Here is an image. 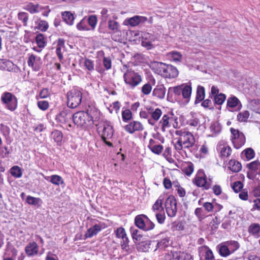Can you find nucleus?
<instances>
[{
	"mask_svg": "<svg viewBox=\"0 0 260 260\" xmlns=\"http://www.w3.org/2000/svg\"><path fill=\"white\" fill-rule=\"evenodd\" d=\"M169 238L166 237L160 240H157L156 248L164 249L169 245Z\"/></svg>",
	"mask_w": 260,
	"mask_h": 260,
	"instance_id": "37998d69",
	"label": "nucleus"
},
{
	"mask_svg": "<svg viewBox=\"0 0 260 260\" xmlns=\"http://www.w3.org/2000/svg\"><path fill=\"white\" fill-rule=\"evenodd\" d=\"M248 232L250 235L256 237H260V224L252 223L248 228Z\"/></svg>",
	"mask_w": 260,
	"mask_h": 260,
	"instance_id": "aec40b11",
	"label": "nucleus"
},
{
	"mask_svg": "<svg viewBox=\"0 0 260 260\" xmlns=\"http://www.w3.org/2000/svg\"><path fill=\"white\" fill-rule=\"evenodd\" d=\"M48 28V24L45 20L39 21L38 25V28L42 31H45Z\"/></svg>",
	"mask_w": 260,
	"mask_h": 260,
	"instance_id": "052dcab7",
	"label": "nucleus"
},
{
	"mask_svg": "<svg viewBox=\"0 0 260 260\" xmlns=\"http://www.w3.org/2000/svg\"><path fill=\"white\" fill-rule=\"evenodd\" d=\"M227 106L230 108L237 107V110L239 111L242 108V104L236 96H233L228 99L227 101Z\"/></svg>",
	"mask_w": 260,
	"mask_h": 260,
	"instance_id": "412c9836",
	"label": "nucleus"
},
{
	"mask_svg": "<svg viewBox=\"0 0 260 260\" xmlns=\"http://www.w3.org/2000/svg\"><path fill=\"white\" fill-rule=\"evenodd\" d=\"M205 96V88L201 85H199L197 87V94L196 100L194 101V104L197 105L202 101H203Z\"/></svg>",
	"mask_w": 260,
	"mask_h": 260,
	"instance_id": "5701e85b",
	"label": "nucleus"
},
{
	"mask_svg": "<svg viewBox=\"0 0 260 260\" xmlns=\"http://www.w3.org/2000/svg\"><path fill=\"white\" fill-rule=\"evenodd\" d=\"M1 101L6 107L11 111H14L17 108V99L11 92H4L1 96Z\"/></svg>",
	"mask_w": 260,
	"mask_h": 260,
	"instance_id": "0eeeda50",
	"label": "nucleus"
},
{
	"mask_svg": "<svg viewBox=\"0 0 260 260\" xmlns=\"http://www.w3.org/2000/svg\"><path fill=\"white\" fill-rule=\"evenodd\" d=\"M77 28L79 30H89L90 28H88L86 25L84 19H83L77 25Z\"/></svg>",
	"mask_w": 260,
	"mask_h": 260,
	"instance_id": "0e129e2a",
	"label": "nucleus"
},
{
	"mask_svg": "<svg viewBox=\"0 0 260 260\" xmlns=\"http://www.w3.org/2000/svg\"><path fill=\"white\" fill-rule=\"evenodd\" d=\"M123 79L125 83L132 88L135 87L142 81L141 76L131 70H127L124 74Z\"/></svg>",
	"mask_w": 260,
	"mask_h": 260,
	"instance_id": "39448f33",
	"label": "nucleus"
},
{
	"mask_svg": "<svg viewBox=\"0 0 260 260\" xmlns=\"http://www.w3.org/2000/svg\"><path fill=\"white\" fill-rule=\"evenodd\" d=\"M102 229V225L101 224H95L93 226L88 229L84 235V239L87 238H91L94 235H96L100 232Z\"/></svg>",
	"mask_w": 260,
	"mask_h": 260,
	"instance_id": "dca6fc26",
	"label": "nucleus"
},
{
	"mask_svg": "<svg viewBox=\"0 0 260 260\" xmlns=\"http://www.w3.org/2000/svg\"><path fill=\"white\" fill-rule=\"evenodd\" d=\"M172 230L174 231H182L184 229V225L182 221H175L172 223Z\"/></svg>",
	"mask_w": 260,
	"mask_h": 260,
	"instance_id": "49530a36",
	"label": "nucleus"
},
{
	"mask_svg": "<svg viewBox=\"0 0 260 260\" xmlns=\"http://www.w3.org/2000/svg\"><path fill=\"white\" fill-rule=\"evenodd\" d=\"M122 119L123 121L128 122L133 118V114L129 109H125L122 111Z\"/></svg>",
	"mask_w": 260,
	"mask_h": 260,
	"instance_id": "ea45409f",
	"label": "nucleus"
},
{
	"mask_svg": "<svg viewBox=\"0 0 260 260\" xmlns=\"http://www.w3.org/2000/svg\"><path fill=\"white\" fill-rule=\"evenodd\" d=\"M194 214L200 221L205 219L207 216L205 212L202 208H196L194 211Z\"/></svg>",
	"mask_w": 260,
	"mask_h": 260,
	"instance_id": "c03bdc74",
	"label": "nucleus"
},
{
	"mask_svg": "<svg viewBox=\"0 0 260 260\" xmlns=\"http://www.w3.org/2000/svg\"><path fill=\"white\" fill-rule=\"evenodd\" d=\"M67 106L70 108L77 107L81 103L82 93L78 89L74 88L68 92L67 94Z\"/></svg>",
	"mask_w": 260,
	"mask_h": 260,
	"instance_id": "20e7f679",
	"label": "nucleus"
},
{
	"mask_svg": "<svg viewBox=\"0 0 260 260\" xmlns=\"http://www.w3.org/2000/svg\"><path fill=\"white\" fill-rule=\"evenodd\" d=\"M194 183L197 186L202 187L203 189L208 190L211 187L212 178H209L208 180L206 175L203 174V176L197 177L195 178Z\"/></svg>",
	"mask_w": 260,
	"mask_h": 260,
	"instance_id": "9b49d317",
	"label": "nucleus"
},
{
	"mask_svg": "<svg viewBox=\"0 0 260 260\" xmlns=\"http://www.w3.org/2000/svg\"><path fill=\"white\" fill-rule=\"evenodd\" d=\"M86 113L87 117L90 121L93 122V124L95 122L99 121L100 116V111L94 106L91 105H89L86 108V111H85Z\"/></svg>",
	"mask_w": 260,
	"mask_h": 260,
	"instance_id": "9d476101",
	"label": "nucleus"
},
{
	"mask_svg": "<svg viewBox=\"0 0 260 260\" xmlns=\"http://www.w3.org/2000/svg\"><path fill=\"white\" fill-rule=\"evenodd\" d=\"M162 201L163 199H160V197L156 201L152 207V209L154 212L159 211L160 208H161V210L164 211Z\"/></svg>",
	"mask_w": 260,
	"mask_h": 260,
	"instance_id": "09e8293b",
	"label": "nucleus"
},
{
	"mask_svg": "<svg viewBox=\"0 0 260 260\" xmlns=\"http://www.w3.org/2000/svg\"><path fill=\"white\" fill-rule=\"evenodd\" d=\"M148 20L146 17L135 16L133 17L126 19L124 22V24H129L132 26H135L141 23H144Z\"/></svg>",
	"mask_w": 260,
	"mask_h": 260,
	"instance_id": "4468645a",
	"label": "nucleus"
},
{
	"mask_svg": "<svg viewBox=\"0 0 260 260\" xmlns=\"http://www.w3.org/2000/svg\"><path fill=\"white\" fill-rule=\"evenodd\" d=\"M145 109H147L149 117L151 116V118L155 121H157L161 115V110L157 108L154 109L151 106H147Z\"/></svg>",
	"mask_w": 260,
	"mask_h": 260,
	"instance_id": "2eb2a0df",
	"label": "nucleus"
},
{
	"mask_svg": "<svg viewBox=\"0 0 260 260\" xmlns=\"http://www.w3.org/2000/svg\"><path fill=\"white\" fill-rule=\"evenodd\" d=\"M229 168L233 172H239L242 169V165L235 159H231L229 162Z\"/></svg>",
	"mask_w": 260,
	"mask_h": 260,
	"instance_id": "bb28decb",
	"label": "nucleus"
},
{
	"mask_svg": "<svg viewBox=\"0 0 260 260\" xmlns=\"http://www.w3.org/2000/svg\"><path fill=\"white\" fill-rule=\"evenodd\" d=\"M152 90V86L150 83L148 82L144 84L141 88L142 92L145 95L149 94Z\"/></svg>",
	"mask_w": 260,
	"mask_h": 260,
	"instance_id": "4d7b16f0",
	"label": "nucleus"
},
{
	"mask_svg": "<svg viewBox=\"0 0 260 260\" xmlns=\"http://www.w3.org/2000/svg\"><path fill=\"white\" fill-rule=\"evenodd\" d=\"M247 168L252 171L260 175V162L258 160H255L247 164Z\"/></svg>",
	"mask_w": 260,
	"mask_h": 260,
	"instance_id": "c85d7f7f",
	"label": "nucleus"
},
{
	"mask_svg": "<svg viewBox=\"0 0 260 260\" xmlns=\"http://www.w3.org/2000/svg\"><path fill=\"white\" fill-rule=\"evenodd\" d=\"M84 66L89 71H92L94 70L93 61L89 59H85L84 61Z\"/></svg>",
	"mask_w": 260,
	"mask_h": 260,
	"instance_id": "338daca9",
	"label": "nucleus"
},
{
	"mask_svg": "<svg viewBox=\"0 0 260 260\" xmlns=\"http://www.w3.org/2000/svg\"><path fill=\"white\" fill-rule=\"evenodd\" d=\"M146 215L145 214L137 215L135 218V224L136 226L139 229L144 231L145 228H146Z\"/></svg>",
	"mask_w": 260,
	"mask_h": 260,
	"instance_id": "6ab92c4d",
	"label": "nucleus"
},
{
	"mask_svg": "<svg viewBox=\"0 0 260 260\" xmlns=\"http://www.w3.org/2000/svg\"><path fill=\"white\" fill-rule=\"evenodd\" d=\"M10 153L8 148L7 146L0 147V157L2 158H7Z\"/></svg>",
	"mask_w": 260,
	"mask_h": 260,
	"instance_id": "bf43d9fd",
	"label": "nucleus"
},
{
	"mask_svg": "<svg viewBox=\"0 0 260 260\" xmlns=\"http://www.w3.org/2000/svg\"><path fill=\"white\" fill-rule=\"evenodd\" d=\"M17 66L10 60L5 59H0V69L2 70H7L11 72L13 71L14 69Z\"/></svg>",
	"mask_w": 260,
	"mask_h": 260,
	"instance_id": "a211bd4d",
	"label": "nucleus"
},
{
	"mask_svg": "<svg viewBox=\"0 0 260 260\" xmlns=\"http://www.w3.org/2000/svg\"><path fill=\"white\" fill-rule=\"evenodd\" d=\"M149 35V34L148 33L144 34V35L142 36V38L145 40H143L141 43L142 46L147 48L148 50L153 48V45L151 42L149 41H146V40L148 39V36Z\"/></svg>",
	"mask_w": 260,
	"mask_h": 260,
	"instance_id": "a18cd8bd",
	"label": "nucleus"
},
{
	"mask_svg": "<svg viewBox=\"0 0 260 260\" xmlns=\"http://www.w3.org/2000/svg\"><path fill=\"white\" fill-rule=\"evenodd\" d=\"M166 94V88L164 85H157L153 90L152 95L159 99H163Z\"/></svg>",
	"mask_w": 260,
	"mask_h": 260,
	"instance_id": "4be33fe9",
	"label": "nucleus"
},
{
	"mask_svg": "<svg viewBox=\"0 0 260 260\" xmlns=\"http://www.w3.org/2000/svg\"><path fill=\"white\" fill-rule=\"evenodd\" d=\"M243 187V185L242 183L239 181L235 182L232 186L233 189L236 193L240 192L242 189Z\"/></svg>",
	"mask_w": 260,
	"mask_h": 260,
	"instance_id": "13d9d810",
	"label": "nucleus"
},
{
	"mask_svg": "<svg viewBox=\"0 0 260 260\" xmlns=\"http://www.w3.org/2000/svg\"><path fill=\"white\" fill-rule=\"evenodd\" d=\"M225 244L228 245V247H229V248L231 249L230 251L231 252V253L235 252L240 247L239 243L236 241H228L225 242Z\"/></svg>",
	"mask_w": 260,
	"mask_h": 260,
	"instance_id": "473e14b6",
	"label": "nucleus"
},
{
	"mask_svg": "<svg viewBox=\"0 0 260 260\" xmlns=\"http://www.w3.org/2000/svg\"><path fill=\"white\" fill-rule=\"evenodd\" d=\"M72 120L75 125L82 128H87L93 124V122L89 120V118L84 111H80L73 114Z\"/></svg>",
	"mask_w": 260,
	"mask_h": 260,
	"instance_id": "7ed1b4c3",
	"label": "nucleus"
},
{
	"mask_svg": "<svg viewBox=\"0 0 260 260\" xmlns=\"http://www.w3.org/2000/svg\"><path fill=\"white\" fill-rule=\"evenodd\" d=\"M122 239V241L121 242V247L122 249L127 253H131L132 251V250L128 244L129 240L128 238L125 237Z\"/></svg>",
	"mask_w": 260,
	"mask_h": 260,
	"instance_id": "f704fd0d",
	"label": "nucleus"
},
{
	"mask_svg": "<svg viewBox=\"0 0 260 260\" xmlns=\"http://www.w3.org/2000/svg\"><path fill=\"white\" fill-rule=\"evenodd\" d=\"M50 182L55 185H59L60 184L64 185V182L62 178L57 175H53L50 177Z\"/></svg>",
	"mask_w": 260,
	"mask_h": 260,
	"instance_id": "2f4dec72",
	"label": "nucleus"
},
{
	"mask_svg": "<svg viewBox=\"0 0 260 260\" xmlns=\"http://www.w3.org/2000/svg\"><path fill=\"white\" fill-rule=\"evenodd\" d=\"M249 115L250 114L248 111H244L238 114L237 120L239 122H247Z\"/></svg>",
	"mask_w": 260,
	"mask_h": 260,
	"instance_id": "58836bf2",
	"label": "nucleus"
},
{
	"mask_svg": "<svg viewBox=\"0 0 260 260\" xmlns=\"http://www.w3.org/2000/svg\"><path fill=\"white\" fill-rule=\"evenodd\" d=\"M207 250L205 253L206 260H215L214 256L212 250L207 246H204Z\"/></svg>",
	"mask_w": 260,
	"mask_h": 260,
	"instance_id": "69168bd1",
	"label": "nucleus"
},
{
	"mask_svg": "<svg viewBox=\"0 0 260 260\" xmlns=\"http://www.w3.org/2000/svg\"><path fill=\"white\" fill-rule=\"evenodd\" d=\"M62 18L63 21L68 25H72L73 24L74 20L75 19L74 15L70 12L66 11L62 12Z\"/></svg>",
	"mask_w": 260,
	"mask_h": 260,
	"instance_id": "c756f323",
	"label": "nucleus"
},
{
	"mask_svg": "<svg viewBox=\"0 0 260 260\" xmlns=\"http://www.w3.org/2000/svg\"><path fill=\"white\" fill-rule=\"evenodd\" d=\"M242 153H244L247 160L251 159L255 156V152L251 148H248L245 149L242 152Z\"/></svg>",
	"mask_w": 260,
	"mask_h": 260,
	"instance_id": "8fccbe9b",
	"label": "nucleus"
},
{
	"mask_svg": "<svg viewBox=\"0 0 260 260\" xmlns=\"http://www.w3.org/2000/svg\"><path fill=\"white\" fill-rule=\"evenodd\" d=\"M51 137L58 145L61 144L63 138V135L61 131L54 130L51 133Z\"/></svg>",
	"mask_w": 260,
	"mask_h": 260,
	"instance_id": "7c9ffc66",
	"label": "nucleus"
},
{
	"mask_svg": "<svg viewBox=\"0 0 260 260\" xmlns=\"http://www.w3.org/2000/svg\"><path fill=\"white\" fill-rule=\"evenodd\" d=\"M179 138L181 140L183 145H186L187 143L190 145H194L196 142L193 135L189 132L186 133L185 136L183 137H179Z\"/></svg>",
	"mask_w": 260,
	"mask_h": 260,
	"instance_id": "cd10ccee",
	"label": "nucleus"
},
{
	"mask_svg": "<svg viewBox=\"0 0 260 260\" xmlns=\"http://www.w3.org/2000/svg\"><path fill=\"white\" fill-rule=\"evenodd\" d=\"M36 42L39 48H44L46 45L45 37L42 34H38L36 37Z\"/></svg>",
	"mask_w": 260,
	"mask_h": 260,
	"instance_id": "4c0bfd02",
	"label": "nucleus"
},
{
	"mask_svg": "<svg viewBox=\"0 0 260 260\" xmlns=\"http://www.w3.org/2000/svg\"><path fill=\"white\" fill-rule=\"evenodd\" d=\"M191 91L192 88L191 85H189L182 84L173 87H171L168 89L167 100L170 102L173 101L172 94L173 93L176 96L182 95L184 99L187 100V102H188Z\"/></svg>",
	"mask_w": 260,
	"mask_h": 260,
	"instance_id": "f257e3e1",
	"label": "nucleus"
},
{
	"mask_svg": "<svg viewBox=\"0 0 260 260\" xmlns=\"http://www.w3.org/2000/svg\"><path fill=\"white\" fill-rule=\"evenodd\" d=\"M214 104L221 105L225 101L226 99V95L222 93L215 95L213 97Z\"/></svg>",
	"mask_w": 260,
	"mask_h": 260,
	"instance_id": "a19ab883",
	"label": "nucleus"
},
{
	"mask_svg": "<svg viewBox=\"0 0 260 260\" xmlns=\"http://www.w3.org/2000/svg\"><path fill=\"white\" fill-rule=\"evenodd\" d=\"M18 18L19 20L22 21L24 25H26L28 19V16L27 13L25 12H20L18 14Z\"/></svg>",
	"mask_w": 260,
	"mask_h": 260,
	"instance_id": "864d4df0",
	"label": "nucleus"
},
{
	"mask_svg": "<svg viewBox=\"0 0 260 260\" xmlns=\"http://www.w3.org/2000/svg\"><path fill=\"white\" fill-rule=\"evenodd\" d=\"M98 127V131L102 128V134L101 138L102 140L105 139H110L112 138L114 134V129L109 121L101 120L98 124H95Z\"/></svg>",
	"mask_w": 260,
	"mask_h": 260,
	"instance_id": "423d86ee",
	"label": "nucleus"
},
{
	"mask_svg": "<svg viewBox=\"0 0 260 260\" xmlns=\"http://www.w3.org/2000/svg\"><path fill=\"white\" fill-rule=\"evenodd\" d=\"M112 18L114 20H108V27L110 30H112L114 32H116L119 31L120 25L118 22L114 20L115 19H117V16L114 15L112 16Z\"/></svg>",
	"mask_w": 260,
	"mask_h": 260,
	"instance_id": "b1692460",
	"label": "nucleus"
},
{
	"mask_svg": "<svg viewBox=\"0 0 260 260\" xmlns=\"http://www.w3.org/2000/svg\"><path fill=\"white\" fill-rule=\"evenodd\" d=\"M232 142L234 145V147L236 149H239L245 143V137L244 135L241 133V134L238 135L236 138L233 139Z\"/></svg>",
	"mask_w": 260,
	"mask_h": 260,
	"instance_id": "393cba45",
	"label": "nucleus"
},
{
	"mask_svg": "<svg viewBox=\"0 0 260 260\" xmlns=\"http://www.w3.org/2000/svg\"><path fill=\"white\" fill-rule=\"evenodd\" d=\"M250 106L251 110L260 114V100H252Z\"/></svg>",
	"mask_w": 260,
	"mask_h": 260,
	"instance_id": "e433bc0d",
	"label": "nucleus"
},
{
	"mask_svg": "<svg viewBox=\"0 0 260 260\" xmlns=\"http://www.w3.org/2000/svg\"><path fill=\"white\" fill-rule=\"evenodd\" d=\"M150 149L153 153L159 155L163 150V146L160 144H156L151 147Z\"/></svg>",
	"mask_w": 260,
	"mask_h": 260,
	"instance_id": "5fc2aeb1",
	"label": "nucleus"
},
{
	"mask_svg": "<svg viewBox=\"0 0 260 260\" xmlns=\"http://www.w3.org/2000/svg\"><path fill=\"white\" fill-rule=\"evenodd\" d=\"M124 129L132 134L136 131H142L144 129L142 124L138 121H133L124 126Z\"/></svg>",
	"mask_w": 260,
	"mask_h": 260,
	"instance_id": "ddd939ff",
	"label": "nucleus"
},
{
	"mask_svg": "<svg viewBox=\"0 0 260 260\" xmlns=\"http://www.w3.org/2000/svg\"><path fill=\"white\" fill-rule=\"evenodd\" d=\"M41 201V200L39 198H35L30 196H28L26 199V202L31 205L39 206V203Z\"/></svg>",
	"mask_w": 260,
	"mask_h": 260,
	"instance_id": "79ce46f5",
	"label": "nucleus"
},
{
	"mask_svg": "<svg viewBox=\"0 0 260 260\" xmlns=\"http://www.w3.org/2000/svg\"><path fill=\"white\" fill-rule=\"evenodd\" d=\"M150 68L154 69L158 68L159 71L162 73V75L169 79L175 78L178 75L179 72L177 68L171 65L167 64L161 62L153 61L151 63Z\"/></svg>",
	"mask_w": 260,
	"mask_h": 260,
	"instance_id": "f03ea898",
	"label": "nucleus"
},
{
	"mask_svg": "<svg viewBox=\"0 0 260 260\" xmlns=\"http://www.w3.org/2000/svg\"><path fill=\"white\" fill-rule=\"evenodd\" d=\"M130 231L134 242L136 243L139 241L141 242V244H139L140 245H141L143 244V242L141 241L143 238V235L141 234V232L139 230L134 228H131Z\"/></svg>",
	"mask_w": 260,
	"mask_h": 260,
	"instance_id": "a878e982",
	"label": "nucleus"
},
{
	"mask_svg": "<svg viewBox=\"0 0 260 260\" xmlns=\"http://www.w3.org/2000/svg\"><path fill=\"white\" fill-rule=\"evenodd\" d=\"M166 260H193L192 256L188 253L178 251H171L166 256Z\"/></svg>",
	"mask_w": 260,
	"mask_h": 260,
	"instance_id": "1a4fd4ad",
	"label": "nucleus"
},
{
	"mask_svg": "<svg viewBox=\"0 0 260 260\" xmlns=\"http://www.w3.org/2000/svg\"><path fill=\"white\" fill-rule=\"evenodd\" d=\"M73 114L69 109H64L56 116V121L60 123H67L72 119Z\"/></svg>",
	"mask_w": 260,
	"mask_h": 260,
	"instance_id": "f8f14e48",
	"label": "nucleus"
},
{
	"mask_svg": "<svg viewBox=\"0 0 260 260\" xmlns=\"http://www.w3.org/2000/svg\"><path fill=\"white\" fill-rule=\"evenodd\" d=\"M87 21L89 25L91 27V29L94 30L98 22L96 16L94 15L89 16L87 19Z\"/></svg>",
	"mask_w": 260,
	"mask_h": 260,
	"instance_id": "de8ad7c7",
	"label": "nucleus"
},
{
	"mask_svg": "<svg viewBox=\"0 0 260 260\" xmlns=\"http://www.w3.org/2000/svg\"><path fill=\"white\" fill-rule=\"evenodd\" d=\"M165 206L166 212L169 217L175 216L177 209V201L174 196L171 195L166 200Z\"/></svg>",
	"mask_w": 260,
	"mask_h": 260,
	"instance_id": "6e6552de",
	"label": "nucleus"
},
{
	"mask_svg": "<svg viewBox=\"0 0 260 260\" xmlns=\"http://www.w3.org/2000/svg\"><path fill=\"white\" fill-rule=\"evenodd\" d=\"M10 173L15 178H20L22 175L21 169L18 166L12 167L10 169Z\"/></svg>",
	"mask_w": 260,
	"mask_h": 260,
	"instance_id": "c9c22d12",
	"label": "nucleus"
},
{
	"mask_svg": "<svg viewBox=\"0 0 260 260\" xmlns=\"http://www.w3.org/2000/svg\"><path fill=\"white\" fill-rule=\"evenodd\" d=\"M201 106L205 108H208L210 110L214 109L212 101L209 99L203 101L201 104Z\"/></svg>",
	"mask_w": 260,
	"mask_h": 260,
	"instance_id": "774afa93",
	"label": "nucleus"
},
{
	"mask_svg": "<svg viewBox=\"0 0 260 260\" xmlns=\"http://www.w3.org/2000/svg\"><path fill=\"white\" fill-rule=\"evenodd\" d=\"M218 247H219V253L221 256L226 257L231 254V252L227 244L218 245Z\"/></svg>",
	"mask_w": 260,
	"mask_h": 260,
	"instance_id": "72a5a7b5",
	"label": "nucleus"
},
{
	"mask_svg": "<svg viewBox=\"0 0 260 260\" xmlns=\"http://www.w3.org/2000/svg\"><path fill=\"white\" fill-rule=\"evenodd\" d=\"M101 19L102 22H106L109 19V15L108 14V11L106 8H103L101 12Z\"/></svg>",
	"mask_w": 260,
	"mask_h": 260,
	"instance_id": "680f3d73",
	"label": "nucleus"
},
{
	"mask_svg": "<svg viewBox=\"0 0 260 260\" xmlns=\"http://www.w3.org/2000/svg\"><path fill=\"white\" fill-rule=\"evenodd\" d=\"M39 247L35 242H30L25 248V251L28 256L37 254Z\"/></svg>",
	"mask_w": 260,
	"mask_h": 260,
	"instance_id": "f3484780",
	"label": "nucleus"
},
{
	"mask_svg": "<svg viewBox=\"0 0 260 260\" xmlns=\"http://www.w3.org/2000/svg\"><path fill=\"white\" fill-rule=\"evenodd\" d=\"M116 237L118 238L123 239L124 237H126V234L124 228L121 227L117 229L115 231Z\"/></svg>",
	"mask_w": 260,
	"mask_h": 260,
	"instance_id": "e2e57ef3",
	"label": "nucleus"
},
{
	"mask_svg": "<svg viewBox=\"0 0 260 260\" xmlns=\"http://www.w3.org/2000/svg\"><path fill=\"white\" fill-rule=\"evenodd\" d=\"M145 222L146 228H145L144 231H149L154 228L155 224L148 217L147 215Z\"/></svg>",
	"mask_w": 260,
	"mask_h": 260,
	"instance_id": "6e6d98bb",
	"label": "nucleus"
},
{
	"mask_svg": "<svg viewBox=\"0 0 260 260\" xmlns=\"http://www.w3.org/2000/svg\"><path fill=\"white\" fill-rule=\"evenodd\" d=\"M210 128L212 133L217 134L220 132L221 126L219 122H216L211 125Z\"/></svg>",
	"mask_w": 260,
	"mask_h": 260,
	"instance_id": "603ef678",
	"label": "nucleus"
},
{
	"mask_svg": "<svg viewBox=\"0 0 260 260\" xmlns=\"http://www.w3.org/2000/svg\"><path fill=\"white\" fill-rule=\"evenodd\" d=\"M232 149L229 146H224L222 148L220 151V156L222 158L229 157L231 153Z\"/></svg>",
	"mask_w": 260,
	"mask_h": 260,
	"instance_id": "3c124183",
	"label": "nucleus"
}]
</instances>
